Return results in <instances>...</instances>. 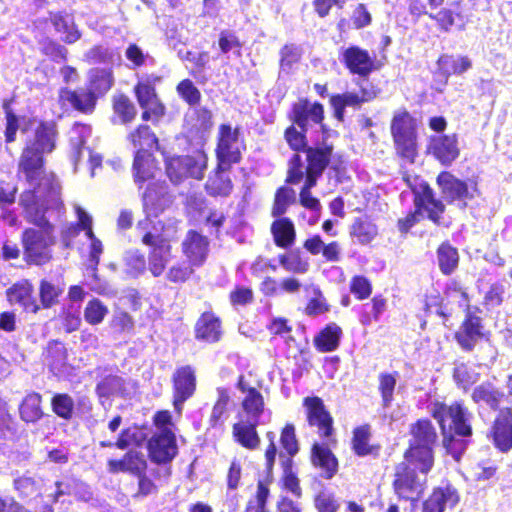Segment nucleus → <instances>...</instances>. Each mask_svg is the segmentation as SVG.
I'll return each instance as SVG.
<instances>
[{
    "label": "nucleus",
    "instance_id": "13",
    "mask_svg": "<svg viewBox=\"0 0 512 512\" xmlns=\"http://www.w3.org/2000/svg\"><path fill=\"white\" fill-rule=\"evenodd\" d=\"M143 208L147 217H157L174 201L168 186L162 182L150 183L143 194Z\"/></svg>",
    "mask_w": 512,
    "mask_h": 512
},
{
    "label": "nucleus",
    "instance_id": "20",
    "mask_svg": "<svg viewBox=\"0 0 512 512\" xmlns=\"http://www.w3.org/2000/svg\"><path fill=\"white\" fill-rule=\"evenodd\" d=\"M340 61L345 64L352 74L367 76L373 69V59L367 50L358 46H350L344 49Z\"/></svg>",
    "mask_w": 512,
    "mask_h": 512
},
{
    "label": "nucleus",
    "instance_id": "9",
    "mask_svg": "<svg viewBox=\"0 0 512 512\" xmlns=\"http://www.w3.org/2000/svg\"><path fill=\"white\" fill-rule=\"evenodd\" d=\"M70 158L75 168L84 156H88L91 167V176H94L95 169L101 165L102 157L94 154L89 147L86 146L88 138L91 136V128L88 125L75 123L70 130Z\"/></svg>",
    "mask_w": 512,
    "mask_h": 512
},
{
    "label": "nucleus",
    "instance_id": "47",
    "mask_svg": "<svg viewBox=\"0 0 512 512\" xmlns=\"http://www.w3.org/2000/svg\"><path fill=\"white\" fill-rule=\"evenodd\" d=\"M500 397L501 394L490 384H482L478 386L472 395V398L476 403L483 402L493 408L497 406Z\"/></svg>",
    "mask_w": 512,
    "mask_h": 512
},
{
    "label": "nucleus",
    "instance_id": "58",
    "mask_svg": "<svg viewBox=\"0 0 512 512\" xmlns=\"http://www.w3.org/2000/svg\"><path fill=\"white\" fill-rule=\"evenodd\" d=\"M125 56L127 60L131 62L130 68L135 69L145 64V61L149 58L148 54H145L143 50L136 44H130L126 51Z\"/></svg>",
    "mask_w": 512,
    "mask_h": 512
},
{
    "label": "nucleus",
    "instance_id": "62",
    "mask_svg": "<svg viewBox=\"0 0 512 512\" xmlns=\"http://www.w3.org/2000/svg\"><path fill=\"white\" fill-rule=\"evenodd\" d=\"M281 444L289 455H294L298 451V444L295 438L294 427L287 425L281 434Z\"/></svg>",
    "mask_w": 512,
    "mask_h": 512
},
{
    "label": "nucleus",
    "instance_id": "17",
    "mask_svg": "<svg viewBox=\"0 0 512 512\" xmlns=\"http://www.w3.org/2000/svg\"><path fill=\"white\" fill-rule=\"evenodd\" d=\"M174 383V407L178 413L182 410V404L190 398L196 388L195 372L190 366H184L176 370L173 376Z\"/></svg>",
    "mask_w": 512,
    "mask_h": 512
},
{
    "label": "nucleus",
    "instance_id": "10",
    "mask_svg": "<svg viewBox=\"0 0 512 512\" xmlns=\"http://www.w3.org/2000/svg\"><path fill=\"white\" fill-rule=\"evenodd\" d=\"M436 183L442 198L448 204L456 205L459 209H465L467 201L473 198L467 183L448 171L441 172L436 178Z\"/></svg>",
    "mask_w": 512,
    "mask_h": 512
},
{
    "label": "nucleus",
    "instance_id": "18",
    "mask_svg": "<svg viewBox=\"0 0 512 512\" xmlns=\"http://www.w3.org/2000/svg\"><path fill=\"white\" fill-rule=\"evenodd\" d=\"M428 151L442 165L449 166L459 156L458 142L455 135H439L430 139Z\"/></svg>",
    "mask_w": 512,
    "mask_h": 512
},
{
    "label": "nucleus",
    "instance_id": "28",
    "mask_svg": "<svg viewBox=\"0 0 512 512\" xmlns=\"http://www.w3.org/2000/svg\"><path fill=\"white\" fill-rule=\"evenodd\" d=\"M158 170L157 163L151 152L136 151L133 162L134 181L138 185L153 179Z\"/></svg>",
    "mask_w": 512,
    "mask_h": 512
},
{
    "label": "nucleus",
    "instance_id": "50",
    "mask_svg": "<svg viewBox=\"0 0 512 512\" xmlns=\"http://www.w3.org/2000/svg\"><path fill=\"white\" fill-rule=\"evenodd\" d=\"M52 407L59 417L69 419L73 414L74 402L69 395L58 394L53 397Z\"/></svg>",
    "mask_w": 512,
    "mask_h": 512
},
{
    "label": "nucleus",
    "instance_id": "26",
    "mask_svg": "<svg viewBox=\"0 0 512 512\" xmlns=\"http://www.w3.org/2000/svg\"><path fill=\"white\" fill-rule=\"evenodd\" d=\"M7 299L12 305H19L24 310L36 313L38 306L33 297V287L26 281H20L12 285L6 292Z\"/></svg>",
    "mask_w": 512,
    "mask_h": 512
},
{
    "label": "nucleus",
    "instance_id": "37",
    "mask_svg": "<svg viewBox=\"0 0 512 512\" xmlns=\"http://www.w3.org/2000/svg\"><path fill=\"white\" fill-rule=\"evenodd\" d=\"M56 31L63 34L62 40L72 44L80 39L81 34L74 24L73 17L70 15L55 14L51 18Z\"/></svg>",
    "mask_w": 512,
    "mask_h": 512
},
{
    "label": "nucleus",
    "instance_id": "44",
    "mask_svg": "<svg viewBox=\"0 0 512 512\" xmlns=\"http://www.w3.org/2000/svg\"><path fill=\"white\" fill-rule=\"evenodd\" d=\"M108 307L99 299L90 300L84 309V319L90 325L100 324L108 314Z\"/></svg>",
    "mask_w": 512,
    "mask_h": 512
},
{
    "label": "nucleus",
    "instance_id": "54",
    "mask_svg": "<svg viewBox=\"0 0 512 512\" xmlns=\"http://www.w3.org/2000/svg\"><path fill=\"white\" fill-rule=\"evenodd\" d=\"M370 429L368 426H361L355 429L353 437V448L358 455H367L369 447Z\"/></svg>",
    "mask_w": 512,
    "mask_h": 512
},
{
    "label": "nucleus",
    "instance_id": "63",
    "mask_svg": "<svg viewBox=\"0 0 512 512\" xmlns=\"http://www.w3.org/2000/svg\"><path fill=\"white\" fill-rule=\"evenodd\" d=\"M271 483V477L270 474H267V477L263 480H259L257 484V490L255 497L252 499L254 500V505L266 507V501L269 497L270 490H269V484Z\"/></svg>",
    "mask_w": 512,
    "mask_h": 512
},
{
    "label": "nucleus",
    "instance_id": "31",
    "mask_svg": "<svg viewBox=\"0 0 512 512\" xmlns=\"http://www.w3.org/2000/svg\"><path fill=\"white\" fill-rule=\"evenodd\" d=\"M221 336V325L213 314L204 313L196 323V337L206 342H216Z\"/></svg>",
    "mask_w": 512,
    "mask_h": 512
},
{
    "label": "nucleus",
    "instance_id": "15",
    "mask_svg": "<svg viewBox=\"0 0 512 512\" xmlns=\"http://www.w3.org/2000/svg\"><path fill=\"white\" fill-rule=\"evenodd\" d=\"M394 489L400 498L417 501L424 490V481L415 475L412 468L401 465L396 472Z\"/></svg>",
    "mask_w": 512,
    "mask_h": 512
},
{
    "label": "nucleus",
    "instance_id": "22",
    "mask_svg": "<svg viewBox=\"0 0 512 512\" xmlns=\"http://www.w3.org/2000/svg\"><path fill=\"white\" fill-rule=\"evenodd\" d=\"M305 174L306 179L301 192L310 191L316 185L318 178L323 173L305 168L302 157L298 153L293 154L289 160L286 182L290 184H297L303 179Z\"/></svg>",
    "mask_w": 512,
    "mask_h": 512
},
{
    "label": "nucleus",
    "instance_id": "59",
    "mask_svg": "<svg viewBox=\"0 0 512 512\" xmlns=\"http://www.w3.org/2000/svg\"><path fill=\"white\" fill-rule=\"evenodd\" d=\"M350 289L360 300L368 298L372 291L369 281L361 276H356L352 279Z\"/></svg>",
    "mask_w": 512,
    "mask_h": 512
},
{
    "label": "nucleus",
    "instance_id": "12",
    "mask_svg": "<svg viewBox=\"0 0 512 512\" xmlns=\"http://www.w3.org/2000/svg\"><path fill=\"white\" fill-rule=\"evenodd\" d=\"M75 212L78 218V222L76 224H69V226L64 231L65 238H71L78 235L80 230L85 231L84 237L89 245V255L88 256H99L103 252L102 242L96 238L92 230V216L87 213L81 206L78 204L74 205Z\"/></svg>",
    "mask_w": 512,
    "mask_h": 512
},
{
    "label": "nucleus",
    "instance_id": "55",
    "mask_svg": "<svg viewBox=\"0 0 512 512\" xmlns=\"http://www.w3.org/2000/svg\"><path fill=\"white\" fill-rule=\"evenodd\" d=\"M396 386L394 374H381L379 378V389L382 394L384 405H389L393 399V392Z\"/></svg>",
    "mask_w": 512,
    "mask_h": 512
},
{
    "label": "nucleus",
    "instance_id": "40",
    "mask_svg": "<svg viewBox=\"0 0 512 512\" xmlns=\"http://www.w3.org/2000/svg\"><path fill=\"white\" fill-rule=\"evenodd\" d=\"M353 241L360 244H368L377 235L376 226L367 220H357L351 227L350 231Z\"/></svg>",
    "mask_w": 512,
    "mask_h": 512
},
{
    "label": "nucleus",
    "instance_id": "7",
    "mask_svg": "<svg viewBox=\"0 0 512 512\" xmlns=\"http://www.w3.org/2000/svg\"><path fill=\"white\" fill-rule=\"evenodd\" d=\"M416 210L409 213L406 217L398 220V228L400 232L407 233L416 223L422 219V210L426 211L428 218L434 223L438 224L441 215L445 211L444 203L435 197L433 189L424 184L421 186V191L415 196Z\"/></svg>",
    "mask_w": 512,
    "mask_h": 512
},
{
    "label": "nucleus",
    "instance_id": "45",
    "mask_svg": "<svg viewBox=\"0 0 512 512\" xmlns=\"http://www.w3.org/2000/svg\"><path fill=\"white\" fill-rule=\"evenodd\" d=\"M301 48L296 44H286L280 51V69L288 73L301 59Z\"/></svg>",
    "mask_w": 512,
    "mask_h": 512
},
{
    "label": "nucleus",
    "instance_id": "5",
    "mask_svg": "<svg viewBox=\"0 0 512 512\" xmlns=\"http://www.w3.org/2000/svg\"><path fill=\"white\" fill-rule=\"evenodd\" d=\"M412 439L406 460L426 474L433 465L432 445L437 435L428 420H420L411 429Z\"/></svg>",
    "mask_w": 512,
    "mask_h": 512
},
{
    "label": "nucleus",
    "instance_id": "35",
    "mask_svg": "<svg viewBox=\"0 0 512 512\" xmlns=\"http://www.w3.org/2000/svg\"><path fill=\"white\" fill-rule=\"evenodd\" d=\"M128 138L137 151L151 152L154 148L158 149V138L148 125H140Z\"/></svg>",
    "mask_w": 512,
    "mask_h": 512
},
{
    "label": "nucleus",
    "instance_id": "11",
    "mask_svg": "<svg viewBox=\"0 0 512 512\" xmlns=\"http://www.w3.org/2000/svg\"><path fill=\"white\" fill-rule=\"evenodd\" d=\"M238 389L242 393L240 419L246 422L258 421L264 411V399L262 394L251 386L243 376L239 378Z\"/></svg>",
    "mask_w": 512,
    "mask_h": 512
},
{
    "label": "nucleus",
    "instance_id": "14",
    "mask_svg": "<svg viewBox=\"0 0 512 512\" xmlns=\"http://www.w3.org/2000/svg\"><path fill=\"white\" fill-rule=\"evenodd\" d=\"M177 449L175 434L170 429L157 431L148 443L150 458L156 463L171 461L176 456Z\"/></svg>",
    "mask_w": 512,
    "mask_h": 512
},
{
    "label": "nucleus",
    "instance_id": "19",
    "mask_svg": "<svg viewBox=\"0 0 512 512\" xmlns=\"http://www.w3.org/2000/svg\"><path fill=\"white\" fill-rule=\"evenodd\" d=\"M485 337L481 319L467 311L466 317L455 334L458 344L466 350H471L475 344Z\"/></svg>",
    "mask_w": 512,
    "mask_h": 512
},
{
    "label": "nucleus",
    "instance_id": "21",
    "mask_svg": "<svg viewBox=\"0 0 512 512\" xmlns=\"http://www.w3.org/2000/svg\"><path fill=\"white\" fill-rule=\"evenodd\" d=\"M238 135L230 125L223 124L220 127L219 142L216 149L217 157L221 164L237 163L240 160V152L236 147Z\"/></svg>",
    "mask_w": 512,
    "mask_h": 512
},
{
    "label": "nucleus",
    "instance_id": "33",
    "mask_svg": "<svg viewBox=\"0 0 512 512\" xmlns=\"http://www.w3.org/2000/svg\"><path fill=\"white\" fill-rule=\"evenodd\" d=\"M87 88L97 97L107 93L113 85L112 72L109 69L93 68L88 73Z\"/></svg>",
    "mask_w": 512,
    "mask_h": 512
},
{
    "label": "nucleus",
    "instance_id": "32",
    "mask_svg": "<svg viewBox=\"0 0 512 512\" xmlns=\"http://www.w3.org/2000/svg\"><path fill=\"white\" fill-rule=\"evenodd\" d=\"M258 421L246 422L240 419V422L234 424L233 435L236 440L245 448L253 450L259 446L260 439L255 430Z\"/></svg>",
    "mask_w": 512,
    "mask_h": 512
},
{
    "label": "nucleus",
    "instance_id": "57",
    "mask_svg": "<svg viewBox=\"0 0 512 512\" xmlns=\"http://www.w3.org/2000/svg\"><path fill=\"white\" fill-rule=\"evenodd\" d=\"M315 506L318 512H336L338 503L335 497L328 492H321L315 498Z\"/></svg>",
    "mask_w": 512,
    "mask_h": 512
},
{
    "label": "nucleus",
    "instance_id": "3",
    "mask_svg": "<svg viewBox=\"0 0 512 512\" xmlns=\"http://www.w3.org/2000/svg\"><path fill=\"white\" fill-rule=\"evenodd\" d=\"M305 406L307 408L308 422L311 426L317 427L321 437L326 438L323 444L315 443L312 448V463L321 469L325 478H331L337 471L338 462L329 445L334 442L332 438L333 427L332 418L325 411L322 401L319 398H306Z\"/></svg>",
    "mask_w": 512,
    "mask_h": 512
},
{
    "label": "nucleus",
    "instance_id": "6",
    "mask_svg": "<svg viewBox=\"0 0 512 512\" xmlns=\"http://www.w3.org/2000/svg\"><path fill=\"white\" fill-rule=\"evenodd\" d=\"M390 129L397 154L413 163L417 156L416 120L406 110L397 111L392 118Z\"/></svg>",
    "mask_w": 512,
    "mask_h": 512
},
{
    "label": "nucleus",
    "instance_id": "42",
    "mask_svg": "<svg viewBox=\"0 0 512 512\" xmlns=\"http://www.w3.org/2000/svg\"><path fill=\"white\" fill-rule=\"evenodd\" d=\"M41 397L38 394L26 396L20 407V414L24 421L35 422L42 416L40 408Z\"/></svg>",
    "mask_w": 512,
    "mask_h": 512
},
{
    "label": "nucleus",
    "instance_id": "49",
    "mask_svg": "<svg viewBox=\"0 0 512 512\" xmlns=\"http://www.w3.org/2000/svg\"><path fill=\"white\" fill-rule=\"evenodd\" d=\"M177 92L179 96L185 100L189 105L199 103L201 93L198 88L190 79H184L177 85Z\"/></svg>",
    "mask_w": 512,
    "mask_h": 512
},
{
    "label": "nucleus",
    "instance_id": "56",
    "mask_svg": "<svg viewBox=\"0 0 512 512\" xmlns=\"http://www.w3.org/2000/svg\"><path fill=\"white\" fill-rule=\"evenodd\" d=\"M192 273V269L188 261L183 260L170 265L168 278L173 282L184 281Z\"/></svg>",
    "mask_w": 512,
    "mask_h": 512
},
{
    "label": "nucleus",
    "instance_id": "2",
    "mask_svg": "<svg viewBox=\"0 0 512 512\" xmlns=\"http://www.w3.org/2000/svg\"><path fill=\"white\" fill-rule=\"evenodd\" d=\"M430 411L442 429L444 447L458 461L465 450V442L456 439L454 435L467 437L472 434L471 414L458 401L450 405L434 402Z\"/></svg>",
    "mask_w": 512,
    "mask_h": 512
},
{
    "label": "nucleus",
    "instance_id": "29",
    "mask_svg": "<svg viewBox=\"0 0 512 512\" xmlns=\"http://www.w3.org/2000/svg\"><path fill=\"white\" fill-rule=\"evenodd\" d=\"M495 445L502 451L512 447V416L509 412H503L496 419L493 427Z\"/></svg>",
    "mask_w": 512,
    "mask_h": 512
},
{
    "label": "nucleus",
    "instance_id": "64",
    "mask_svg": "<svg viewBox=\"0 0 512 512\" xmlns=\"http://www.w3.org/2000/svg\"><path fill=\"white\" fill-rule=\"evenodd\" d=\"M126 457V471L140 473L146 468V461L143 455L137 452H129Z\"/></svg>",
    "mask_w": 512,
    "mask_h": 512
},
{
    "label": "nucleus",
    "instance_id": "27",
    "mask_svg": "<svg viewBox=\"0 0 512 512\" xmlns=\"http://www.w3.org/2000/svg\"><path fill=\"white\" fill-rule=\"evenodd\" d=\"M97 98L88 88L74 91L64 88L60 91V99L63 102H68L74 109L84 113H91L94 110Z\"/></svg>",
    "mask_w": 512,
    "mask_h": 512
},
{
    "label": "nucleus",
    "instance_id": "36",
    "mask_svg": "<svg viewBox=\"0 0 512 512\" xmlns=\"http://www.w3.org/2000/svg\"><path fill=\"white\" fill-rule=\"evenodd\" d=\"M341 334L342 330L338 325H327L315 338L316 348L321 352L334 351L339 345Z\"/></svg>",
    "mask_w": 512,
    "mask_h": 512
},
{
    "label": "nucleus",
    "instance_id": "16",
    "mask_svg": "<svg viewBox=\"0 0 512 512\" xmlns=\"http://www.w3.org/2000/svg\"><path fill=\"white\" fill-rule=\"evenodd\" d=\"M40 230L26 229L23 233L25 256H43L44 249L53 243V226L46 219V224L37 225Z\"/></svg>",
    "mask_w": 512,
    "mask_h": 512
},
{
    "label": "nucleus",
    "instance_id": "48",
    "mask_svg": "<svg viewBox=\"0 0 512 512\" xmlns=\"http://www.w3.org/2000/svg\"><path fill=\"white\" fill-rule=\"evenodd\" d=\"M112 59V51L103 45H96L83 55V60L88 64L109 63Z\"/></svg>",
    "mask_w": 512,
    "mask_h": 512
},
{
    "label": "nucleus",
    "instance_id": "60",
    "mask_svg": "<svg viewBox=\"0 0 512 512\" xmlns=\"http://www.w3.org/2000/svg\"><path fill=\"white\" fill-rule=\"evenodd\" d=\"M60 291L51 283L42 281L40 285V298L44 307L53 305L59 296Z\"/></svg>",
    "mask_w": 512,
    "mask_h": 512
},
{
    "label": "nucleus",
    "instance_id": "34",
    "mask_svg": "<svg viewBox=\"0 0 512 512\" xmlns=\"http://www.w3.org/2000/svg\"><path fill=\"white\" fill-rule=\"evenodd\" d=\"M271 232L277 246L288 248L294 243L295 228L293 222L286 217L275 220L271 225Z\"/></svg>",
    "mask_w": 512,
    "mask_h": 512
},
{
    "label": "nucleus",
    "instance_id": "52",
    "mask_svg": "<svg viewBox=\"0 0 512 512\" xmlns=\"http://www.w3.org/2000/svg\"><path fill=\"white\" fill-rule=\"evenodd\" d=\"M454 379L458 385L466 389L478 380V373L475 372L474 368L466 364H460L455 368Z\"/></svg>",
    "mask_w": 512,
    "mask_h": 512
},
{
    "label": "nucleus",
    "instance_id": "23",
    "mask_svg": "<svg viewBox=\"0 0 512 512\" xmlns=\"http://www.w3.org/2000/svg\"><path fill=\"white\" fill-rule=\"evenodd\" d=\"M333 149V145L327 143L324 138L322 141L317 140L313 142L312 145L305 150L307 161L306 168L323 173L330 163Z\"/></svg>",
    "mask_w": 512,
    "mask_h": 512
},
{
    "label": "nucleus",
    "instance_id": "46",
    "mask_svg": "<svg viewBox=\"0 0 512 512\" xmlns=\"http://www.w3.org/2000/svg\"><path fill=\"white\" fill-rule=\"evenodd\" d=\"M114 112L121 118L122 123L132 121L136 115V108L130 99L125 95L114 98Z\"/></svg>",
    "mask_w": 512,
    "mask_h": 512
},
{
    "label": "nucleus",
    "instance_id": "53",
    "mask_svg": "<svg viewBox=\"0 0 512 512\" xmlns=\"http://www.w3.org/2000/svg\"><path fill=\"white\" fill-rule=\"evenodd\" d=\"M99 397H109L123 393V381L121 378L112 376L105 378L98 386Z\"/></svg>",
    "mask_w": 512,
    "mask_h": 512
},
{
    "label": "nucleus",
    "instance_id": "25",
    "mask_svg": "<svg viewBox=\"0 0 512 512\" xmlns=\"http://www.w3.org/2000/svg\"><path fill=\"white\" fill-rule=\"evenodd\" d=\"M458 501L459 496L452 487L438 488L425 501L422 512H444L447 509L454 508Z\"/></svg>",
    "mask_w": 512,
    "mask_h": 512
},
{
    "label": "nucleus",
    "instance_id": "41",
    "mask_svg": "<svg viewBox=\"0 0 512 512\" xmlns=\"http://www.w3.org/2000/svg\"><path fill=\"white\" fill-rule=\"evenodd\" d=\"M176 228H167L161 234L155 235L151 232H147L142 237V243L146 246L152 247L154 251L164 253L168 248V241L174 237Z\"/></svg>",
    "mask_w": 512,
    "mask_h": 512
},
{
    "label": "nucleus",
    "instance_id": "24",
    "mask_svg": "<svg viewBox=\"0 0 512 512\" xmlns=\"http://www.w3.org/2000/svg\"><path fill=\"white\" fill-rule=\"evenodd\" d=\"M135 94L142 108L149 107L156 117H162L165 107L160 103L150 77L141 78L135 86Z\"/></svg>",
    "mask_w": 512,
    "mask_h": 512
},
{
    "label": "nucleus",
    "instance_id": "8",
    "mask_svg": "<svg viewBox=\"0 0 512 512\" xmlns=\"http://www.w3.org/2000/svg\"><path fill=\"white\" fill-rule=\"evenodd\" d=\"M205 167L206 159L203 155L175 156L166 160V174L174 184H179L188 177L202 179Z\"/></svg>",
    "mask_w": 512,
    "mask_h": 512
},
{
    "label": "nucleus",
    "instance_id": "51",
    "mask_svg": "<svg viewBox=\"0 0 512 512\" xmlns=\"http://www.w3.org/2000/svg\"><path fill=\"white\" fill-rule=\"evenodd\" d=\"M439 63L447 65L450 68L449 73L457 75L465 73L472 66L471 60L466 56H458L456 58L451 56L441 57Z\"/></svg>",
    "mask_w": 512,
    "mask_h": 512
},
{
    "label": "nucleus",
    "instance_id": "4",
    "mask_svg": "<svg viewBox=\"0 0 512 512\" xmlns=\"http://www.w3.org/2000/svg\"><path fill=\"white\" fill-rule=\"evenodd\" d=\"M324 108L320 103H311L308 100L300 101L293 106V121L301 129L298 131L290 126L285 131V139L294 151L306 150L309 145L306 135L310 129L314 132H322L324 125Z\"/></svg>",
    "mask_w": 512,
    "mask_h": 512
},
{
    "label": "nucleus",
    "instance_id": "43",
    "mask_svg": "<svg viewBox=\"0 0 512 512\" xmlns=\"http://www.w3.org/2000/svg\"><path fill=\"white\" fill-rule=\"evenodd\" d=\"M295 201L296 193L292 188L286 186L280 187L275 195L272 215L274 217L282 216L286 213L288 206Z\"/></svg>",
    "mask_w": 512,
    "mask_h": 512
},
{
    "label": "nucleus",
    "instance_id": "30",
    "mask_svg": "<svg viewBox=\"0 0 512 512\" xmlns=\"http://www.w3.org/2000/svg\"><path fill=\"white\" fill-rule=\"evenodd\" d=\"M220 164L214 174L208 177L205 184L206 192L213 197H227L232 192V181Z\"/></svg>",
    "mask_w": 512,
    "mask_h": 512
},
{
    "label": "nucleus",
    "instance_id": "39",
    "mask_svg": "<svg viewBox=\"0 0 512 512\" xmlns=\"http://www.w3.org/2000/svg\"><path fill=\"white\" fill-rule=\"evenodd\" d=\"M330 104L334 109L335 117L340 121L344 119L346 107L359 108L362 105L359 93L356 92L333 95L330 98Z\"/></svg>",
    "mask_w": 512,
    "mask_h": 512
},
{
    "label": "nucleus",
    "instance_id": "61",
    "mask_svg": "<svg viewBox=\"0 0 512 512\" xmlns=\"http://www.w3.org/2000/svg\"><path fill=\"white\" fill-rule=\"evenodd\" d=\"M428 16L435 20L440 28L444 31H449L450 28L454 25L455 16L454 12L450 9L443 8L438 13L433 14L429 13Z\"/></svg>",
    "mask_w": 512,
    "mask_h": 512
},
{
    "label": "nucleus",
    "instance_id": "1",
    "mask_svg": "<svg viewBox=\"0 0 512 512\" xmlns=\"http://www.w3.org/2000/svg\"><path fill=\"white\" fill-rule=\"evenodd\" d=\"M54 136V125L41 123L35 130L34 138L23 150L19 162V174L29 185V189L20 196V204L35 225L46 224L45 204L55 202L59 195L58 181L44 170L43 155L54 149Z\"/></svg>",
    "mask_w": 512,
    "mask_h": 512
},
{
    "label": "nucleus",
    "instance_id": "38",
    "mask_svg": "<svg viewBox=\"0 0 512 512\" xmlns=\"http://www.w3.org/2000/svg\"><path fill=\"white\" fill-rule=\"evenodd\" d=\"M183 252L186 256H206L208 253V239L198 233L190 230L182 243Z\"/></svg>",
    "mask_w": 512,
    "mask_h": 512
}]
</instances>
